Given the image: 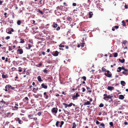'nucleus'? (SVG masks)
Listing matches in <instances>:
<instances>
[{"label": "nucleus", "instance_id": "f257e3e1", "mask_svg": "<svg viewBox=\"0 0 128 128\" xmlns=\"http://www.w3.org/2000/svg\"><path fill=\"white\" fill-rule=\"evenodd\" d=\"M106 73H104L105 75L108 77H111L112 74L110 71L108 70H107L106 71Z\"/></svg>", "mask_w": 128, "mask_h": 128}, {"label": "nucleus", "instance_id": "f03ea898", "mask_svg": "<svg viewBox=\"0 0 128 128\" xmlns=\"http://www.w3.org/2000/svg\"><path fill=\"white\" fill-rule=\"evenodd\" d=\"M17 53L20 54H22L23 53V50L22 48H18L17 50Z\"/></svg>", "mask_w": 128, "mask_h": 128}, {"label": "nucleus", "instance_id": "7ed1b4c3", "mask_svg": "<svg viewBox=\"0 0 128 128\" xmlns=\"http://www.w3.org/2000/svg\"><path fill=\"white\" fill-rule=\"evenodd\" d=\"M58 110V109L57 108H52V112L56 114Z\"/></svg>", "mask_w": 128, "mask_h": 128}, {"label": "nucleus", "instance_id": "20e7f679", "mask_svg": "<svg viewBox=\"0 0 128 128\" xmlns=\"http://www.w3.org/2000/svg\"><path fill=\"white\" fill-rule=\"evenodd\" d=\"M80 96V95L77 92L76 93V95H74L72 96V99L73 100H74L75 98H76L78 97H79Z\"/></svg>", "mask_w": 128, "mask_h": 128}, {"label": "nucleus", "instance_id": "39448f33", "mask_svg": "<svg viewBox=\"0 0 128 128\" xmlns=\"http://www.w3.org/2000/svg\"><path fill=\"white\" fill-rule=\"evenodd\" d=\"M122 73L126 75H127L128 74V70L127 69H126V70L122 72Z\"/></svg>", "mask_w": 128, "mask_h": 128}, {"label": "nucleus", "instance_id": "423d86ee", "mask_svg": "<svg viewBox=\"0 0 128 128\" xmlns=\"http://www.w3.org/2000/svg\"><path fill=\"white\" fill-rule=\"evenodd\" d=\"M44 4V0H40V1L39 3H38V4H41L42 6Z\"/></svg>", "mask_w": 128, "mask_h": 128}, {"label": "nucleus", "instance_id": "0eeeda50", "mask_svg": "<svg viewBox=\"0 0 128 128\" xmlns=\"http://www.w3.org/2000/svg\"><path fill=\"white\" fill-rule=\"evenodd\" d=\"M2 77L3 78H8V76L7 74H6L4 72L2 75Z\"/></svg>", "mask_w": 128, "mask_h": 128}, {"label": "nucleus", "instance_id": "6e6552de", "mask_svg": "<svg viewBox=\"0 0 128 128\" xmlns=\"http://www.w3.org/2000/svg\"><path fill=\"white\" fill-rule=\"evenodd\" d=\"M15 120L16 121L18 122V124H22V121L20 120L19 118H16Z\"/></svg>", "mask_w": 128, "mask_h": 128}, {"label": "nucleus", "instance_id": "1a4fd4ad", "mask_svg": "<svg viewBox=\"0 0 128 128\" xmlns=\"http://www.w3.org/2000/svg\"><path fill=\"white\" fill-rule=\"evenodd\" d=\"M104 96L103 98V99L104 100H106V98H109V96H107V94H104Z\"/></svg>", "mask_w": 128, "mask_h": 128}, {"label": "nucleus", "instance_id": "9d476101", "mask_svg": "<svg viewBox=\"0 0 128 128\" xmlns=\"http://www.w3.org/2000/svg\"><path fill=\"white\" fill-rule=\"evenodd\" d=\"M41 86H42V88L45 89H46L48 88L47 86L44 83H42L41 84Z\"/></svg>", "mask_w": 128, "mask_h": 128}, {"label": "nucleus", "instance_id": "9b49d317", "mask_svg": "<svg viewBox=\"0 0 128 128\" xmlns=\"http://www.w3.org/2000/svg\"><path fill=\"white\" fill-rule=\"evenodd\" d=\"M18 106L17 104H16L13 110H18Z\"/></svg>", "mask_w": 128, "mask_h": 128}, {"label": "nucleus", "instance_id": "f8f14e48", "mask_svg": "<svg viewBox=\"0 0 128 128\" xmlns=\"http://www.w3.org/2000/svg\"><path fill=\"white\" fill-rule=\"evenodd\" d=\"M44 96L46 99H48V98L49 96L48 94H47V92H45L44 93Z\"/></svg>", "mask_w": 128, "mask_h": 128}, {"label": "nucleus", "instance_id": "ddd939ff", "mask_svg": "<svg viewBox=\"0 0 128 128\" xmlns=\"http://www.w3.org/2000/svg\"><path fill=\"white\" fill-rule=\"evenodd\" d=\"M105 125L104 123H102L99 126V128H105Z\"/></svg>", "mask_w": 128, "mask_h": 128}, {"label": "nucleus", "instance_id": "4468645a", "mask_svg": "<svg viewBox=\"0 0 128 128\" xmlns=\"http://www.w3.org/2000/svg\"><path fill=\"white\" fill-rule=\"evenodd\" d=\"M59 53V52L57 51L56 50L55 51L54 54H53V53H52V54L54 56H58Z\"/></svg>", "mask_w": 128, "mask_h": 128}, {"label": "nucleus", "instance_id": "2eb2a0df", "mask_svg": "<svg viewBox=\"0 0 128 128\" xmlns=\"http://www.w3.org/2000/svg\"><path fill=\"white\" fill-rule=\"evenodd\" d=\"M11 87V85L10 84H8L6 85L5 87V88H7L8 90H9L10 89V87Z\"/></svg>", "mask_w": 128, "mask_h": 128}, {"label": "nucleus", "instance_id": "dca6fc26", "mask_svg": "<svg viewBox=\"0 0 128 128\" xmlns=\"http://www.w3.org/2000/svg\"><path fill=\"white\" fill-rule=\"evenodd\" d=\"M93 14L92 12H90L89 13V18H91L92 17Z\"/></svg>", "mask_w": 128, "mask_h": 128}, {"label": "nucleus", "instance_id": "f3484780", "mask_svg": "<svg viewBox=\"0 0 128 128\" xmlns=\"http://www.w3.org/2000/svg\"><path fill=\"white\" fill-rule=\"evenodd\" d=\"M37 79L38 81L39 82H41L42 81V79L41 77L40 76H38Z\"/></svg>", "mask_w": 128, "mask_h": 128}, {"label": "nucleus", "instance_id": "a211bd4d", "mask_svg": "<svg viewBox=\"0 0 128 128\" xmlns=\"http://www.w3.org/2000/svg\"><path fill=\"white\" fill-rule=\"evenodd\" d=\"M119 98L121 100H123L124 98V96L122 95H120L119 96Z\"/></svg>", "mask_w": 128, "mask_h": 128}, {"label": "nucleus", "instance_id": "6ab92c4d", "mask_svg": "<svg viewBox=\"0 0 128 128\" xmlns=\"http://www.w3.org/2000/svg\"><path fill=\"white\" fill-rule=\"evenodd\" d=\"M108 90L111 91L114 89V88L113 86H108Z\"/></svg>", "mask_w": 128, "mask_h": 128}, {"label": "nucleus", "instance_id": "aec40b11", "mask_svg": "<svg viewBox=\"0 0 128 128\" xmlns=\"http://www.w3.org/2000/svg\"><path fill=\"white\" fill-rule=\"evenodd\" d=\"M120 84L123 86H124L126 84V82L123 81H121L120 82Z\"/></svg>", "mask_w": 128, "mask_h": 128}, {"label": "nucleus", "instance_id": "412c9836", "mask_svg": "<svg viewBox=\"0 0 128 128\" xmlns=\"http://www.w3.org/2000/svg\"><path fill=\"white\" fill-rule=\"evenodd\" d=\"M90 102L89 101H87L86 102H84V105H90Z\"/></svg>", "mask_w": 128, "mask_h": 128}, {"label": "nucleus", "instance_id": "4be33fe9", "mask_svg": "<svg viewBox=\"0 0 128 128\" xmlns=\"http://www.w3.org/2000/svg\"><path fill=\"white\" fill-rule=\"evenodd\" d=\"M53 27L54 28H56L58 26V24L55 22L53 23Z\"/></svg>", "mask_w": 128, "mask_h": 128}, {"label": "nucleus", "instance_id": "5701e85b", "mask_svg": "<svg viewBox=\"0 0 128 128\" xmlns=\"http://www.w3.org/2000/svg\"><path fill=\"white\" fill-rule=\"evenodd\" d=\"M119 60L122 63H123L125 62V60L124 58H123L122 60L120 59H119Z\"/></svg>", "mask_w": 128, "mask_h": 128}, {"label": "nucleus", "instance_id": "b1692460", "mask_svg": "<svg viewBox=\"0 0 128 128\" xmlns=\"http://www.w3.org/2000/svg\"><path fill=\"white\" fill-rule=\"evenodd\" d=\"M122 25L123 26H126L125 27L126 28V23L124 20H123L122 21Z\"/></svg>", "mask_w": 128, "mask_h": 128}, {"label": "nucleus", "instance_id": "393cba45", "mask_svg": "<svg viewBox=\"0 0 128 128\" xmlns=\"http://www.w3.org/2000/svg\"><path fill=\"white\" fill-rule=\"evenodd\" d=\"M38 12L40 13V14H44V12L42 11H41L39 9H38Z\"/></svg>", "mask_w": 128, "mask_h": 128}, {"label": "nucleus", "instance_id": "a878e982", "mask_svg": "<svg viewBox=\"0 0 128 128\" xmlns=\"http://www.w3.org/2000/svg\"><path fill=\"white\" fill-rule=\"evenodd\" d=\"M118 69L117 70V71L118 72H120L121 70V67H119L118 68Z\"/></svg>", "mask_w": 128, "mask_h": 128}, {"label": "nucleus", "instance_id": "bb28decb", "mask_svg": "<svg viewBox=\"0 0 128 128\" xmlns=\"http://www.w3.org/2000/svg\"><path fill=\"white\" fill-rule=\"evenodd\" d=\"M20 43H23L25 42L24 39H20Z\"/></svg>", "mask_w": 128, "mask_h": 128}, {"label": "nucleus", "instance_id": "cd10ccee", "mask_svg": "<svg viewBox=\"0 0 128 128\" xmlns=\"http://www.w3.org/2000/svg\"><path fill=\"white\" fill-rule=\"evenodd\" d=\"M21 23V21L20 20H18L17 22V24L18 25H20Z\"/></svg>", "mask_w": 128, "mask_h": 128}, {"label": "nucleus", "instance_id": "c85d7f7f", "mask_svg": "<svg viewBox=\"0 0 128 128\" xmlns=\"http://www.w3.org/2000/svg\"><path fill=\"white\" fill-rule=\"evenodd\" d=\"M62 104L64 106L65 108H66L68 106V104L64 103H62Z\"/></svg>", "mask_w": 128, "mask_h": 128}, {"label": "nucleus", "instance_id": "c756f323", "mask_svg": "<svg viewBox=\"0 0 128 128\" xmlns=\"http://www.w3.org/2000/svg\"><path fill=\"white\" fill-rule=\"evenodd\" d=\"M118 53L116 52L114 53V57H117L118 56Z\"/></svg>", "mask_w": 128, "mask_h": 128}, {"label": "nucleus", "instance_id": "7c9ffc66", "mask_svg": "<svg viewBox=\"0 0 128 128\" xmlns=\"http://www.w3.org/2000/svg\"><path fill=\"white\" fill-rule=\"evenodd\" d=\"M102 72H106V70L104 67H102Z\"/></svg>", "mask_w": 128, "mask_h": 128}, {"label": "nucleus", "instance_id": "2f4dec72", "mask_svg": "<svg viewBox=\"0 0 128 128\" xmlns=\"http://www.w3.org/2000/svg\"><path fill=\"white\" fill-rule=\"evenodd\" d=\"M84 43H81L80 44V46H81L82 47H83L84 46V45L85 44Z\"/></svg>", "mask_w": 128, "mask_h": 128}, {"label": "nucleus", "instance_id": "473e14b6", "mask_svg": "<svg viewBox=\"0 0 128 128\" xmlns=\"http://www.w3.org/2000/svg\"><path fill=\"white\" fill-rule=\"evenodd\" d=\"M63 43H62L61 44H60L59 45V46L60 48H63L64 47V45L62 44H63Z\"/></svg>", "mask_w": 128, "mask_h": 128}, {"label": "nucleus", "instance_id": "72a5a7b5", "mask_svg": "<svg viewBox=\"0 0 128 128\" xmlns=\"http://www.w3.org/2000/svg\"><path fill=\"white\" fill-rule=\"evenodd\" d=\"M73 126L72 128H76V124L75 122H74L73 124Z\"/></svg>", "mask_w": 128, "mask_h": 128}, {"label": "nucleus", "instance_id": "f704fd0d", "mask_svg": "<svg viewBox=\"0 0 128 128\" xmlns=\"http://www.w3.org/2000/svg\"><path fill=\"white\" fill-rule=\"evenodd\" d=\"M43 72L44 73H47V72H48V70H47L46 69H45L43 70Z\"/></svg>", "mask_w": 128, "mask_h": 128}, {"label": "nucleus", "instance_id": "c9c22d12", "mask_svg": "<svg viewBox=\"0 0 128 128\" xmlns=\"http://www.w3.org/2000/svg\"><path fill=\"white\" fill-rule=\"evenodd\" d=\"M82 78L83 79L84 81H86V77L85 76H83L82 77Z\"/></svg>", "mask_w": 128, "mask_h": 128}, {"label": "nucleus", "instance_id": "e433bc0d", "mask_svg": "<svg viewBox=\"0 0 128 128\" xmlns=\"http://www.w3.org/2000/svg\"><path fill=\"white\" fill-rule=\"evenodd\" d=\"M28 49H30V48H31L32 46L30 44H28Z\"/></svg>", "mask_w": 128, "mask_h": 128}, {"label": "nucleus", "instance_id": "4c0bfd02", "mask_svg": "<svg viewBox=\"0 0 128 128\" xmlns=\"http://www.w3.org/2000/svg\"><path fill=\"white\" fill-rule=\"evenodd\" d=\"M104 106V105L102 103H101L100 104L99 106L100 107H102Z\"/></svg>", "mask_w": 128, "mask_h": 128}, {"label": "nucleus", "instance_id": "58836bf2", "mask_svg": "<svg viewBox=\"0 0 128 128\" xmlns=\"http://www.w3.org/2000/svg\"><path fill=\"white\" fill-rule=\"evenodd\" d=\"M19 70H18V72H21L22 71V68L21 67H19L18 68Z\"/></svg>", "mask_w": 128, "mask_h": 128}, {"label": "nucleus", "instance_id": "ea45409f", "mask_svg": "<svg viewBox=\"0 0 128 128\" xmlns=\"http://www.w3.org/2000/svg\"><path fill=\"white\" fill-rule=\"evenodd\" d=\"M59 122L58 121L56 122V126L57 127H58V124Z\"/></svg>", "mask_w": 128, "mask_h": 128}, {"label": "nucleus", "instance_id": "a19ab883", "mask_svg": "<svg viewBox=\"0 0 128 128\" xmlns=\"http://www.w3.org/2000/svg\"><path fill=\"white\" fill-rule=\"evenodd\" d=\"M109 124H110V126H111L112 127L113 126V122H110L109 123Z\"/></svg>", "mask_w": 128, "mask_h": 128}, {"label": "nucleus", "instance_id": "79ce46f5", "mask_svg": "<svg viewBox=\"0 0 128 128\" xmlns=\"http://www.w3.org/2000/svg\"><path fill=\"white\" fill-rule=\"evenodd\" d=\"M24 100H26V102H28V98L27 97H26L24 98Z\"/></svg>", "mask_w": 128, "mask_h": 128}, {"label": "nucleus", "instance_id": "37998d69", "mask_svg": "<svg viewBox=\"0 0 128 128\" xmlns=\"http://www.w3.org/2000/svg\"><path fill=\"white\" fill-rule=\"evenodd\" d=\"M8 50L9 51H11L12 50V47L10 46H8Z\"/></svg>", "mask_w": 128, "mask_h": 128}, {"label": "nucleus", "instance_id": "c03bdc74", "mask_svg": "<svg viewBox=\"0 0 128 128\" xmlns=\"http://www.w3.org/2000/svg\"><path fill=\"white\" fill-rule=\"evenodd\" d=\"M127 42V41L126 40H124L123 41L122 44H124V45Z\"/></svg>", "mask_w": 128, "mask_h": 128}, {"label": "nucleus", "instance_id": "a18cd8bd", "mask_svg": "<svg viewBox=\"0 0 128 128\" xmlns=\"http://www.w3.org/2000/svg\"><path fill=\"white\" fill-rule=\"evenodd\" d=\"M38 87L36 88V91H34V90H33V92L34 93H36V91L37 90H38Z\"/></svg>", "mask_w": 128, "mask_h": 128}, {"label": "nucleus", "instance_id": "49530a36", "mask_svg": "<svg viewBox=\"0 0 128 128\" xmlns=\"http://www.w3.org/2000/svg\"><path fill=\"white\" fill-rule=\"evenodd\" d=\"M114 27L116 29H118L119 28V26H115Z\"/></svg>", "mask_w": 128, "mask_h": 128}, {"label": "nucleus", "instance_id": "de8ad7c7", "mask_svg": "<svg viewBox=\"0 0 128 128\" xmlns=\"http://www.w3.org/2000/svg\"><path fill=\"white\" fill-rule=\"evenodd\" d=\"M33 95L34 96V97L36 98H38V96L37 95H36L35 94H34Z\"/></svg>", "mask_w": 128, "mask_h": 128}, {"label": "nucleus", "instance_id": "09e8293b", "mask_svg": "<svg viewBox=\"0 0 128 128\" xmlns=\"http://www.w3.org/2000/svg\"><path fill=\"white\" fill-rule=\"evenodd\" d=\"M72 104H73V103H70L69 104H68V106L69 107H70L72 106Z\"/></svg>", "mask_w": 128, "mask_h": 128}, {"label": "nucleus", "instance_id": "8fccbe9b", "mask_svg": "<svg viewBox=\"0 0 128 128\" xmlns=\"http://www.w3.org/2000/svg\"><path fill=\"white\" fill-rule=\"evenodd\" d=\"M42 62H40L39 63V64H38V65L39 66H38V67H40V66H42Z\"/></svg>", "mask_w": 128, "mask_h": 128}, {"label": "nucleus", "instance_id": "3c124183", "mask_svg": "<svg viewBox=\"0 0 128 128\" xmlns=\"http://www.w3.org/2000/svg\"><path fill=\"white\" fill-rule=\"evenodd\" d=\"M63 7V6H60V7L58 6L57 7V8H59L60 10L62 9V8Z\"/></svg>", "mask_w": 128, "mask_h": 128}, {"label": "nucleus", "instance_id": "603ef678", "mask_svg": "<svg viewBox=\"0 0 128 128\" xmlns=\"http://www.w3.org/2000/svg\"><path fill=\"white\" fill-rule=\"evenodd\" d=\"M3 2V1L0 0V6L2 5Z\"/></svg>", "mask_w": 128, "mask_h": 128}, {"label": "nucleus", "instance_id": "864d4df0", "mask_svg": "<svg viewBox=\"0 0 128 128\" xmlns=\"http://www.w3.org/2000/svg\"><path fill=\"white\" fill-rule=\"evenodd\" d=\"M100 122L98 120H96V123L97 124H100Z\"/></svg>", "mask_w": 128, "mask_h": 128}, {"label": "nucleus", "instance_id": "5fc2aeb1", "mask_svg": "<svg viewBox=\"0 0 128 128\" xmlns=\"http://www.w3.org/2000/svg\"><path fill=\"white\" fill-rule=\"evenodd\" d=\"M68 20L69 21H70V22H71V20H72V18H68Z\"/></svg>", "mask_w": 128, "mask_h": 128}, {"label": "nucleus", "instance_id": "6e6d98bb", "mask_svg": "<svg viewBox=\"0 0 128 128\" xmlns=\"http://www.w3.org/2000/svg\"><path fill=\"white\" fill-rule=\"evenodd\" d=\"M28 117L30 119H32V117L30 115H28Z\"/></svg>", "mask_w": 128, "mask_h": 128}, {"label": "nucleus", "instance_id": "4d7b16f0", "mask_svg": "<svg viewBox=\"0 0 128 128\" xmlns=\"http://www.w3.org/2000/svg\"><path fill=\"white\" fill-rule=\"evenodd\" d=\"M7 14V13L6 12H5L4 14V15L5 16V18H7V16H6Z\"/></svg>", "mask_w": 128, "mask_h": 128}, {"label": "nucleus", "instance_id": "13d9d810", "mask_svg": "<svg viewBox=\"0 0 128 128\" xmlns=\"http://www.w3.org/2000/svg\"><path fill=\"white\" fill-rule=\"evenodd\" d=\"M60 26H58V28H56V30H60Z\"/></svg>", "mask_w": 128, "mask_h": 128}, {"label": "nucleus", "instance_id": "bf43d9fd", "mask_svg": "<svg viewBox=\"0 0 128 128\" xmlns=\"http://www.w3.org/2000/svg\"><path fill=\"white\" fill-rule=\"evenodd\" d=\"M34 120H37V118H32V119Z\"/></svg>", "mask_w": 128, "mask_h": 128}, {"label": "nucleus", "instance_id": "052dcab7", "mask_svg": "<svg viewBox=\"0 0 128 128\" xmlns=\"http://www.w3.org/2000/svg\"><path fill=\"white\" fill-rule=\"evenodd\" d=\"M121 70H126V69L124 67V66H122V67H121Z\"/></svg>", "mask_w": 128, "mask_h": 128}, {"label": "nucleus", "instance_id": "680f3d73", "mask_svg": "<svg viewBox=\"0 0 128 128\" xmlns=\"http://www.w3.org/2000/svg\"><path fill=\"white\" fill-rule=\"evenodd\" d=\"M76 4L75 3H73L72 4V5L74 6H76Z\"/></svg>", "mask_w": 128, "mask_h": 128}, {"label": "nucleus", "instance_id": "e2e57ef3", "mask_svg": "<svg viewBox=\"0 0 128 128\" xmlns=\"http://www.w3.org/2000/svg\"><path fill=\"white\" fill-rule=\"evenodd\" d=\"M82 92H84L85 91V90H86L84 88H82Z\"/></svg>", "mask_w": 128, "mask_h": 128}, {"label": "nucleus", "instance_id": "0e129e2a", "mask_svg": "<svg viewBox=\"0 0 128 128\" xmlns=\"http://www.w3.org/2000/svg\"><path fill=\"white\" fill-rule=\"evenodd\" d=\"M10 38V37L9 36H7L6 38V39H9Z\"/></svg>", "mask_w": 128, "mask_h": 128}, {"label": "nucleus", "instance_id": "69168bd1", "mask_svg": "<svg viewBox=\"0 0 128 128\" xmlns=\"http://www.w3.org/2000/svg\"><path fill=\"white\" fill-rule=\"evenodd\" d=\"M64 122L63 121H62L61 122V125H62L64 124Z\"/></svg>", "mask_w": 128, "mask_h": 128}, {"label": "nucleus", "instance_id": "338daca9", "mask_svg": "<svg viewBox=\"0 0 128 128\" xmlns=\"http://www.w3.org/2000/svg\"><path fill=\"white\" fill-rule=\"evenodd\" d=\"M41 113L40 112H39L38 113V114L39 116H40V115H41Z\"/></svg>", "mask_w": 128, "mask_h": 128}, {"label": "nucleus", "instance_id": "774afa93", "mask_svg": "<svg viewBox=\"0 0 128 128\" xmlns=\"http://www.w3.org/2000/svg\"><path fill=\"white\" fill-rule=\"evenodd\" d=\"M125 8L126 9L128 8V6L126 5H125Z\"/></svg>", "mask_w": 128, "mask_h": 128}]
</instances>
